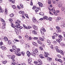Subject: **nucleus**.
I'll list each match as a JSON object with an SVG mask.
<instances>
[{"label":"nucleus","mask_w":65,"mask_h":65,"mask_svg":"<svg viewBox=\"0 0 65 65\" xmlns=\"http://www.w3.org/2000/svg\"><path fill=\"white\" fill-rule=\"evenodd\" d=\"M21 55H22L23 56H24V55L25 54V53L24 52H22L21 53Z\"/></svg>","instance_id":"30"},{"label":"nucleus","mask_w":65,"mask_h":65,"mask_svg":"<svg viewBox=\"0 0 65 65\" xmlns=\"http://www.w3.org/2000/svg\"><path fill=\"white\" fill-rule=\"evenodd\" d=\"M26 46L27 47H28V48H29V47H30V45H29V44H26Z\"/></svg>","instance_id":"25"},{"label":"nucleus","mask_w":65,"mask_h":65,"mask_svg":"<svg viewBox=\"0 0 65 65\" xmlns=\"http://www.w3.org/2000/svg\"><path fill=\"white\" fill-rule=\"evenodd\" d=\"M39 39L41 40V41H43L44 40V39L43 38H42L40 37H39Z\"/></svg>","instance_id":"15"},{"label":"nucleus","mask_w":65,"mask_h":65,"mask_svg":"<svg viewBox=\"0 0 65 65\" xmlns=\"http://www.w3.org/2000/svg\"><path fill=\"white\" fill-rule=\"evenodd\" d=\"M35 50H36V49L35 48V47H32V51H33V52H35Z\"/></svg>","instance_id":"37"},{"label":"nucleus","mask_w":65,"mask_h":65,"mask_svg":"<svg viewBox=\"0 0 65 65\" xmlns=\"http://www.w3.org/2000/svg\"><path fill=\"white\" fill-rule=\"evenodd\" d=\"M50 11H53V12H54V10H55V9H54V8H53L52 9H50Z\"/></svg>","instance_id":"41"},{"label":"nucleus","mask_w":65,"mask_h":65,"mask_svg":"<svg viewBox=\"0 0 65 65\" xmlns=\"http://www.w3.org/2000/svg\"><path fill=\"white\" fill-rule=\"evenodd\" d=\"M59 61L60 62V63H62V62H63L62 60H61V59H58V62Z\"/></svg>","instance_id":"34"},{"label":"nucleus","mask_w":65,"mask_h":65,"mask_svg":"<svg viewBox=\"0 0 65 65\" xmlns=\"http://www.w3.org/2000/svg\"><path fill=\"white\" fill-rule=\"evenodd\" d=\"M39 57L41 59H43V55L42 54H40L39 55Z\"/></svg>","instance_id":"12"},{"label":"nucleus","mask_w":65,"mask_h":65,"mask_svg":"<svg viewBox=\"0 0 65 65\" xmlns=\"http://www.w3.org/2000/svg\"><path fill=\"white\" fill-rule=\"evenodd\" d=\"M8 58H9V59H12V56L11 55H8Z\"/></svg>","instance_id":"36"},{"label":"nucleus","mask_w":65,"mask_h":65,"mask_svg":"<svg viewBox=\"0 0 65 65\" xmlns=\"http://www.w3.org/2000/svg\"><path fill=\"white\" fill-rule=\"evenodd\" d=\"M49 21H51L52 20V18L51 17H50L49 18Z\"/></svg>","instance_id":"57"},{"label":"nucleus","mask_w":65,"mask_h":65,"mask_svg":"<svg viewBox=\"0 0 65 65\" xmlns=\"http://www.w3.org/2000/svg\"><path fill=\"white\" fill-rule=\"evenodd\" d=\"M23 26L24 28L26 29V28H27V26H26V25H25V24H24L23 25Z\"/></svg>","instance_id":"55"},{"label":"nucleus","mask_w":65,"mask_h":65,"mask_svg":"<svg viewBox=\"0 0 65 65\" xmlns=\"http://www.w3.org/2000/svg\"><path fill=\"white\" fill-rule=\"evenodd\" d=\"M40 31L41 33V34L43 35L44 34V32H45V29L43 27H42V28L40 29Z\"/></svg>","instance_id":"4"},{"label":"nucleus","mask_w":65,"mask_h":65,"mask_svg":"<svg viewBox=\"0 0 65 65\" xmlns=\"http://www.w3.org/2000/svg\"><path fill=\"white\" fill-rule=\"evenodd\" d=\"M56 41L58 42H60L61 41V39H60V38H59L58 39H57Z\"/></svg>","instance_id":"18"},{"label":"nucleus","mask_w":65,"mask_h":65,"mask_svg":"<svg viewBox=\"0 0 65 65\" xmlns=\"http://www.w3.org/2000/svg\"><path fill=\"white\" fill-rule=\"evenodd\" d=\"M8 42L9 44H10L11 43V41L10 40L9 41H8Z\"/></svg>","instance_id":"44"},{"label":"nucleus","mask_w":65,"mask_h":65,"mask_svg":"<svg viewBox=\"0 0 65 65\" xmlns=\"http://www.w3.org/2000/svg\"><path fill=\"white\" fill-rule=\"evenodd\" d=\"M14 39V41H17V42H19V40L16 39Z\"/></svg>","instance_id":"53"},{"label":"nucleus","mask_w":65,"mask_h":65,"mask_svg":"<svg viewBox=\"0 0 65 65\" xmlns=\"http://www.w3.org/2000/svg\"><path fill=\"white\" fill-rule=\"evenodd\" d=\"M48 3L49 4H51V1L48 0Z\"/></svg>","instance_id":"43"},{"label":"nucleus","mask_w":65,"mask_h":65,"mask_svg":"<svg viewBox=\"0 0 65 65\" xmlns=\"http://www.w3.org/2000/svg\"><path fill=\"white\" fill-rule=\"evenodd\" d=\"M61 17H58L57 19H56V22H58L59 21V20H61Z\"/></svg>","instance_id":"13"},{"label":"nucleus","mask_w":65,"mask_h":65,"mask_svg":"<svg viewBox=\"0 0 65 65\" xmlns=\"http://www.w3.org/2000/svg\"><path fill=\"white\" fill-rule=\"evenodd\" d=\"M55 61H56L58 62V61L59 60V59H57V58H55Z\"/></svg>","instance_id":"62"},{"label":"nucleus","mask_w":65,"mask_h":65,"mask_svg":"<svg viewBox=\"0 0 65 65\" xmlns=\"http://www.w3.org/2000/svg\"><path fill=\"white\" fill-rule=\"evenodd\" d=\"M3 42L2 41H1L0 42V47H1V46H2V45H3Z\"/></svg>","instance_id":"26"},{"label":"nucleus","mask_w":65,"mask_h":65,"mask_svg":"<svg viewBox=\"0 0 65 65\" xmlns=\"http://www.w3.org/2000/svg\"><path fill=\"white\" fill-rule=\"evenodd\" d=\"M4 12V11H3V10L2 9H1L0 10V12Z\"/></svg>","instance_id":"49"},{"label":"nucleus","mask_w":65,"mask_h":65,"mask_svg":"<svg viewBox=\"0 0 65 65\" xmlns=\"http://www.w3.org/2000/svg\"><path fill=\"white\" fill-rule=\"evenodd\" d=\"M40 8H36V9L35 10V12H37L39 10H40Z\"/></svg>","instance_id":"11"},{"label":"nucleus","mask_w":65,"mask_h":65,"mask_svg":"<svg viewBox=\"0 0 65 65\" xmlns=\"http://www.w3.org/2000/svg\"><path fill=\"white\" fill-rule=\"evenodd\" d=\"M55 48L56 49V50L58 53H60L61 55H64V53L63 52L62 50H59L58 49V47L56 46L55 47Z\"/></svg>","instance_id":"2"},{"label":"nucleus","mask_w":65,"mask_h":65,"mask_svg":"<svg viewBox=\"0 0 65 65\" xmlns=\"http://www.w3.org/2000/svg\"><path fill=\"white\" fill-rule=\"evenodd\" d=\"M1 48L2 49V50H4V51H5V50H6V47H5V46H1Z\"/></svg>","instance_id":"7"},{"label":"nucleus","mask_w":65,"mask_h":65,"mask_svg":"<svg viewBox=\"0 0 65 65\" xmlns=\"http://www.w3.org/2000/svg\"><path fill=\"white\" fill-rule=\"evenodd\" d=\"M12 6L13 9H15L16 8V6L14 5H12Z\"/></svg>","instance_id":"38"},{"label":"nucleus","mask_w":65,"mask_h":65,"mask_svg":"<svg viewBox=\"0 0 65 65\" xmlns=\"http://www.w3.org/2000/svg\"><path fill=\"white\" fill-rule=\"evenodd\" d=\"M32 21L34 23H35L36 22V19L35 18H32Z\"/></svg>","instance_id":"24"},{"label":"nucleus","mask_w":65,"mask_h":65,"mask_svg":"<svg viewBox=\"0 0 65 65\" xmlns=\"http://www.w3.org/2000/svg\"><path fill=\"white\" fill-rule=\"evenodd\" d=\"M37 42L38 43L40 44H42L41 42L40 41V40H37Z\"/></svg>","instance_id":"16"},{"label":"nucleus","mask_w":65,"mask_h":65,"mask_svg":"<svg viewBox=\"0 0 65 65\" xmlns=\"http://www.w3.org/2000/svg\"><path fill=\"white\" fill-rule=\"evenodd\" d=\"M54 36H57L58 35L55 33L54 34Z\"/></svg>","instance_id":"60"},{"label":"nucleus","mask_w":65,"mask_h":65,"mask_svg":"<svg viewBox=\"0 0 65 65\" xmlns=\"http://www.w3.org/2000/svg\"><path fill=\"white\" fill-rule=\"evenodd\" d=\"M9 22H12V20L11 18L9 19Z\"/></svg>","instance_id":"50"},{"label":"nucleus","mask_w":65,"mask_h":65,"mask_svg":"<svg viewBox=\"0 0 65 65\" xmlns=\"http://www.w3.org/2000/svg\"><path fill=\"white\" fill-rule=\"evenodd\" d=\"M20 7L21 8H23V7H24V6H23V5H22V4H21L20 5Z\"/></svg>","instance_id":"33"},{"label":"nucleus","mask_w":65,"mask_h":65,"mask_svg":"<svg viewBox=\"0 0 65 65\" xmlns=\"http://www.w3.org/2000/svg\"><path fill=\"white\" fill-rule=\"evenodd\" d=\"M38 4L40 7H43V4L41 3L38 2Z\"/></svg>","instance_id":"5"},{"label":"nucleus","mask_w":65,"mask_h":65,"mask_svg":"<svg viewBox=\"0 0 65 65\" xmlns=\"http://www.w3.org/2000/svg\"><path fill=\"white\" fill-rule=\"evenodd\" d=\"M53 13H54V14L55 15H57V13H56V12H55V10H54V12H53Z\"/></svg>","instance_id":"40"},{"label":"nucleus","mask_w":65,"mask_h":65,"mask_svg":"<svg viewBox=\"0 0 65 65\" xmlns=\"http://www.w3.org/2000/svg\"><path fill=\"white\" fill-rule=\"evenodd\" d=\"M12 48L14 51H16L17 50V48L16 47V46L15 45L13 46L12 47Z\"/></svg>","instance_id":"6"},{"label":"nucleus","mask_w":65,"mask_h":65,"mask_svg":"<svg viewBox=\"0 0 65 65\" xmlns=\"http://www.w3.org/2000/svg\"><path fill=\"white\" fill-rule=\"evenodd\" d=\"M19 13L20 14H22V13H24V11H20L19 12Z\"/></svg>","instance_id":"27"},{"label":"nucleus","mask_w":65,"mask_h":65,"mask_svg":"<svg viewBox=\"0 0 65 65\" xmlns=\"http://www.w3.org/2000/svg\"><path fill=\"white\" fill-rule=\"evenodd\" d=\"M31 55L33 56H34L35 57V56H36V54L32 52L31 53Z\"/></svg>","instance_id":"19"},{"label":"nucleus","mask_w":65,"mask_h":65,"mask_svg":"<svg viewBox=\"0 0 65 65\" xmlns=\"http://www.w3.org/2000/svg\"><path fill=\"white\" fill-rule=\"evenodd\" d=\"M35 52H36V53H38V49H36L35 51Z\"/></svg>","instance_id":"45"},{"label":"nucleus","mask_w":65,"mask_h":65,"mask_svg":"<svg viewBox=\"0 0 65 65\" xmlns=\"http://www.w3.org/2000/svg\"><path fill=\"white\" fill-rule=\"evenodd\" d=\"M62 11H64L65 10V8H64V7H62Z\"/></svg>","instance_id":"51"},{"label":"nucleus","mask_w":65,"mask_h":65,"mask_svg":"<svg viewBox=\"0 0 65 65\" xmlns=\"http://www.w3.org/2000/svg\"><path fill=\"white\" fill-rule=\"evenodd\" d=\"M14 15V14H13V13L11 14L10 15V17L12 18V17H13Z\"/></svg>","instance_id":"42"},{"label":"nucleus","mask_w":65,"mask_h":65,"mask_svg":"<svg viewBox=\"0 0 65 65\" xmlns=\"http://www.w3.org/2000/svg\"><path fill=\"white\" fill-rule=\"evenodd\" d=\"M39 14L40 15H44V13L43 12H41L39 13Z\"/></svg>","instance_id":"31"},{"label":"nucleus","mask_w":65,"mask_h":65,"mask_svg":"<svg viewBox=\"0 0 65 65\" xmlns=\"http://www.w3.org/2000/svg\"><path fill=\"white\" fill-rule=\"evenodd\" d=\"M15 58V56L14 55H13L12 56V59H14Z\"/></svg>","instance_id":"63"},{"label":"nucleus","mask_w":65,"mask_h":65,"mask_svg":"<svg viewBox=\"0 0 65 65\" xmlns=\"http://www.w3.org/2000/svg\"><path fill=\"white\" fill-rule=\"evenodd\" d=\"M18 53V51H15L14 52V53L15 54H17V53Z\"/></svg>","instance_id":"52"},{"label":"nucleus","mask_w":65,"mask_h":65,"mask_svg":"<svg viewBox=\"0 0 65 65\" xmlns=\"http://www.w3.org/2000/svg\"><path fill=\"white\" fill-rule=\"evenodd\" d=\"M47 42L49 44V45H50V44H51V43L50 42V40H48L47 41Z\"/></svg>","instance_id":"39"},{"label":"nucleus","mask_w":65,"mask_h":65,"mask_svg":"<svg viewBox=\"0 0 65 65\" xmlns=\"http://www.w3.org/2000/svg\"><path fill=\"white\" fill-rule=\"evenodd\" d=\"M34 39L35 40H37V39H38V38L37 37H35L34 38Z\"/></svg>","instance_id":"61"},{"label":"nucleus","mask_w":65,"mask_h":65,"mask_svg":"<svg viewBox=\"0 0 65 65\" xmlns=\"http://www.w3.org/2000/svg\"><path fill=\"white\" fill-rule=\"evenodd\" d=\"M44 56H45V57H47L48 60L49 61L51 60H52L51 58H50L49 57H47V56L49 55V54L47 53V52H44Z\"/></svg>","instance_id":"3"},{"label":"nucleus","mask_w":65,"mask_h":65,"mask_svg":"<svg viewBox=\"0 0 65 65\" xmlns=\"http://www.w3.org/2000/svg\"><path fill=\"white\" fill-rule=\"evenodd\" d=\"M57 56L59 58H61V56H60V55L59 54H58L57 55Z\"/></svg>","instance_id":"56"},{"label":"nucleus","mask_w":65,"mask_h":65,"mask_svg":"<svg viewBox=\"0 0 65 65\" xmlns=\"http://www.w3.org/2000/svg\"><path fill=\"white\" fill-rule=\"evenodd\" d=\"M62 31V30L60 29H57V32H61Z\"/></svg>","instance_id":"28"},{"label":"nucleus","mask_w":65,"mask_h":65,"mask_svg":"<svg viewBox=\"0 0 65 65\" xmlns=\"http://www.w3.org/2000/svg\"><path fill=\"white\" fill-rule=\"evenodd\" d=\"M7 61L4 60L3 62V63L4 64H6V63H7Z\"/></svg>","instance_id":"35"},{"label":"nucleus","mask_w":65,"mask_h":65,"mask_svg":"<svg viewBox=\"0 0 65 65\" xmlns=\"http://www.w3.org/2000/svg\"><path fill=\"white\" fill-rule=\"evenodd\" d=\"M27 54L28 56V57H29V56H30V52H28V51H27Z\"/></svg>","instance_id":"22"},{"label":"nucleus","mask_w":65,"mask_h":65,"mask_svg":"<svg viewBox=\"0 0 65 65\" xmlns=\"http://www.w3.org/2000/svg\"><path fill=\"white\" fill-rule=\"evenodd\" d=\"M58 37H59V38L60 39H61V40H62V39L63 38V37L61 35H58Z\"/></svg>","instance_id":"14"},{"label":"nucleus","mask_w":65,"mask_h":65,"mask_svg":"<svg viewBox=\"0 0 65 65\" xmlns=\"http://www.w3.org/2000/svg\"><path fill=\"white\" fill-rule=\"evenodd\" d=\"M15 23L16 25L15 26V29H19L20 30L23 28V27L20 26V24H19L17 22H16Z\"/></svg>","instance_id":"1"},{"label":"nucleus","mask_w":65,"mask_h":65,"mask_svg":"<svg viewBox=\"0 0 65 65\" xmlns=\"http://www.w3.org/2000/svg\"><path fill=\"white\" fill-rule=\"evenodd\" d=\"M40 8H36V9L35 10V12H37L39 10H40Z\"/></svg>","instance_id":"10"},{"label":"nucleus","mask_w":65,"mask_h":65,"mask_svg":"<svg viewBox=\"0 0 65 65\" xmlns=\"http://www.w3.org/2000/svg\"><path fill=\"white\" fill-rule=\"evenodd\" d=\"M56 29H57V30H59V29H60V27H59V26H56Z\"/></svg>","instance_id":"46"},{"label":"nucleus","mask_w":65,"mask_h":65,"mask_svg":"<svg viewBox=\"0 0 65 65\" xmlns=\"http://www.w3.org/2000/svg\"><path fill=\"white\" fill-rule=\"evenodd\" d=\"M11 26L13 27V28H15V26H14V24H12L11 25Z\"/></svg>","instance_id":"48"},{"label":"nucleus","mask_w":65,"mask_h":65,"mask_svg":"<svg viewBox=\"0 0 65 65\" xmlns=\"http://www.w3.org/2000/svg\"><path fill=\"white\" fill-rule=\"evenodd\" d=\"M34 63L36 65V64H37V63H38V62H37V61H35L34 62Z\"/></svg>","instance_id":"54"},{"label":"nucleus","mask_w":65,"mask_h":65,"mask_svg":"<svg viewBox=\"0 0 65 65\" xmlns=\"http://www.w3.org/2000/svg\"><path fill=\"white\" fill-rule=\"evenodd\" d=\"M37 62H39V64H42V62L41 61V60H40V59H39V60H38Z\"/></svg>","instance_id":"17"},{"label":"nucleus","mask_w":65,"mask_h":65,"mask_svg":"<svg viewBox=\"0 0 65 65\" xmlns=\"http://www.w3.org/2000/svg\"><path fill=\"white\" fill-rule=\"evenodd\" d=\"M39 48H40V50H41V51H42V49H43L42 47H41V46Z\"/></svg>","instance_id":"59"},{"label":"nucleus","mask_w":65,"mask_h":65,"mask_svg":"<svg viewBox=\"0 0 65 65\" xmlns=\"http://www.w3.org/2000/svg\"><path fill=\"white\" fill-rule=\"evenodd\" d=\"M16 55L18 56H21V54H20V52L19 51H18V52L16 53Z\"/></svg>","instance_id":"23"},{"label":"nucleus","mask_w":65,"mask_h":65,"mask_svg":"<svg viewBox=\"0 0 65 65\" xmlns=\"http://www.w3.org/2000/svg\"><path fill=\"white\" fill-rule=\"evenodd\" d=\"M4 40H5V41H8V39L7 37H5L4 38Z\"/></svg>","instance_id":"21"},{"label":"nucleus","mask_w":65,"mask_h":65,"mask_svg":"<svg viewBox=\"0 0 65 65\" xmlns=\"http://www.w3.org/2000/svg\"><path fill=\"white\" fill-rule=\"evenodd\" d=\"M43 18L44 19V20H48L49 19L47 17L44 16H43Z\"/></svg>","instance_id":"9"},{"label":"nucleus","mask_w":65,"mask_h":65,"mask_svg":"<svg viewBox=\"0 0 65 65\" xmlns=\"http://www.w3.org/2000/svg\"><path fill=\"white\" fill-rule=\"evenodd\" d=\"M11 2L12 3H14L15 2L14 0H11Z\"/></svg>","instance_id":"47"},{"label":"nucleus","mask_w":65,"mask_h":65,"mask_svg":"<svg viewBox=\"0 0 65 65\" xmlns=\"http://www.w3.org/2000/svg\"><path fill=\"white\" fill-rule=\"evenodd\" d=\"M28 62L29 63H30V62H32V59L30 58L28 59Z\"/></svg>","instance_id":"29"},{"label":"nucleus","mask_w":65,"mask_h":65,"mask_svg":"<svg viewBox=\"0 0 65 65\" xmlns=\"http://www.w3.org/2000/svg\"><path fill=\"white\" fill-rule=\"evenodd\" d=\"M32 33L33 34L36 35L37 34V32H36V31L35 30H33V31H32Z\"/></svg>","instance_id":"20"},{"label":"nucleus","mask_w":65,"mask_h":65,"mask_svg":"<svg viewBox=\"0 0 65 65\" xmlns=\"http://www.w3.org/2000/svg\"><path fill=\"white\" fill-rule=\"evenodd\" d=\"M32 27L34 28V29H35V30H37V27L36 26H35V25H33L32 26Z\"/></svg>","instance_id":"8"},{"label":"nucleus","mask_w":65,"mask_h":65,"mask_svg":"<svg viewBox=\"0 0 65 65\" xmlns=\"http://www.w3.org/2000/svg\"><path fill=\"white\" fill-rule=\"evenodd\" d=\"M1 21H2V22H4V19H2V18H1Z\"/></svg>","instance_id":"58"},{"label":"nucleus","mask_w":65,"mask_h":65,"mask_svg":"<svg viewBox=\"0 0 65 65\" xmlns=\"http://www.w3.org/2000/svg\"><path fill=\"white\" fill-rule=\"evenodd\" d=\"M58 7H62V4L60 3H59L58 5Z\"/></svg>","instance_id":"32"},{"label":"nucleus","mask_w":65,"mask_h":65,"mask_svg":"<svg viewBox=\"0 0 65 65\" xmlns=\"http://www.w3.org/2000/svg\"><path fill=\"white\" fill-rule=\"evenodd\" d=\"M55 36H52V37L53 39H55Z\"/></svg>","instance_id":"64"}]
</instances>
